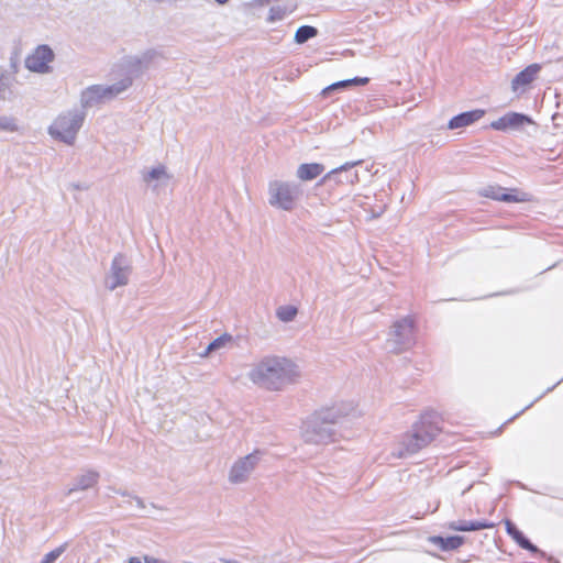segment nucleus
<instances>
[{
	"label": "nucleus",
	"instance_id": "5701e85b",
	"mask_svg": "<svg viewBox=\"0 0 563 563\" xmlns=\"http://www.w3.org/2000/svg\"><path fill=\"white\" fill-rule=\"evenodd\" d=\"M133 84V79L131 76H126L121 80L114 82L113 85L106 86V91L108 92L109 99L114 98L121 92L125 91Z\"/></svg>",
	"mask_w": 563,
	"mask_h": 563
},
{
	"label": "nucleus",
	"instance_id": "7ed1b4c3",
	"mask_svg": "<svg viewBox=\"0 0 563 563\" xmlns=\"http://www.w3.org/2000/svg\"><path fill=\"white\" fill-rule=\"evenodd\" d=\"M442 419L435 411H426L420 420L413 423L410 432L402 435V450L399 455H412L431 443L441 432Z\"/></svg>",
	"mask_w": 563,
	"mask_h": 563
},
{
	"label": "nucleus",
	"instance_id": "f257e3e1",
	"mask_svg": "<svg viewBox=\"0 0 563 563\" xmlns=\"http://www.w3.org/2000/svg\"><path fill=\"white\" fill-rule=\"evenodd\" d=\"M300 376L298 366L289 358L278 355L264 356L251 369L250 379L264 389L277 391L292 384Z\"/></svg>",
	"mask_w": 563,
	"mask_h": 563
},
{
	"label": "nucleus",
	"instance_id": "39448f33",
	"mask_svg": "<svg viewBox=\"0 0 563 563\" xmlns=\"http://www.w3.org/2000/svg\"><path fill=\"white\" fill-rule=\"evenodd\" d=\"M86 118L85 110L73 109L59 114L49 126L48 133L56 140L68 145H73L76 135L84 124Z\"/></svg>",
	"mask_w": 563,
	"mask_h": 563
},
{
	"label": "nucleus",
	"instance_id": "f8f14e48",
	"mask_svg": "<svg viewBox=\"0 0 563 563\" xmlns=\"http://www.w3.org/2000/svg\"><path fill=\"white\" fill-rule=\"evenodd\" d=\"M100 479V473L96 470L84 468L73 479L71 485L65 492L66 496H70L75 492L88 490L93 488Z\"/></svg>",
	"mask_w": 563,
	"mask_h": 563
},
{
	"label": "nucleus",
	"instance_id": "412c9836",
	"mask_svg": "<svg viewBox=\"0 0 563 563\" xmlns=\"http://www.w3.org/2000/svg\"><path fill=\"white\" fill-rule=\"evenodd\" d=\"M431 543L439 547L442 551H451L459 549L464 543V537L461 536H451V537H440L434 536L430 538Z\"/></svg>",
	"mask_w": 563,
	"mask_h": 563
},
{
	"label": "nucleus",
	"instance_id": "2f4dec72",
	"mask_svg": "<svg viewBox=\"0 0 563 563\" xmlns=\"http://www.w3.org/2000/svg\"><path fill=\"white\" fill-rule=\"evenodd\" d=\"M134 500L136 501V505H137L140 508H144V501H143V499H141L140 497L135 496V497H134Z\"/></svg>",
	"mask_w": 563,
	"mask_h": 563
},
{
	"label": "nucleus",
	"instance_id": "4468645a",
	"mask_svg": "<svg viewBox=\"0 0 563 563\" xmlns=\"http://www.w3.org/2000/svg\"><path fill=\"white\" fill-rule=\"evenodd\" d=\"M505 188L500 186H488L481 191V196L496 201L503 202H526L529 201L527 194L514 195L505 192Z\"/></svg>",
	"mask_w": 563,
	"mask_h": 563
},
{
	"label": "nucleus",
	"instance_id": "b1692460",
	"mask_svg": "<svg viewBox=\"0 0 563 563\" xmlns=\"http://www.w3.org/2000/svg\"><path fill=\"white\" fill-rule=\"evenodd\" d=\"M169 179L170 176L167 174L166 167L164 165H158L143 174V180L147 184L153 180H164L167 183Z\"/></svg>",
	"mask_w": 563,
	"mask_h": 563
},
{
	"label": "nucleus",
	"instance_id": "72a5a7b5",
	"mask_svg": "<svg viewBox=\"0 0 563 563\" xmlns=\"http://www.w3.org/2000/svg\"><path fill=\"white\" fill-rule=\"evenodd\" d=\"M384 210H385V208L383 207V208H379L378 211L373 212V218H378L384 212Z\"/></svg>",
	"mask_w": 563,
	"mask_h": 563
},
{
	"label": "nucleus",
	"instance_id": "9b49d317",
	"mask_svg": "<svg viewBox=\"0 0 563 563\" xmlns=\"http://www.w3.org/2000/svg\"><path fill=\"white\" fill-rule=\"evenodd\" d=\"M362 163V159L345 163L344 165L329 172L322 178V183L334 181L335 184L354 185L360 181V178L357 172L353 170V168Z\"/></svg>",
	"mask_w": 563,
	"mask_h": 563
},
{
	"label": "nucleus",
	"instance_id": "393cba45",
	"mask_svg": "<svg viewBox=\"0 0 563 563\" xmlns=\"http://www.w3.org/2000/svg\"><path fill=\"white\" fill-rule=\"evenodd\" d=\"M318 35V29L311 25H301L295 34V42L303 44Z\"/></svg>",
	"mask_w": 563,
	"mask_h": 563
},
{
	"label": "nucleus",
	"instance_id": "c9c22d12",
	"mask_svg": "<svg viewBox=\"0 0 563 563\" xmlns=\"http://www.w3.org/2000/svg\"><path fill=\"white\" fill-rule=\"evenodd\" d=\"M119 494H121L122 496H128L129 494L126 492H118Z\"/></svg>",
	"mask_w": 563,
	"mask_h": 563
},
{
	"label": "nucleus",
	"instance_id": "aec40b11",
	"mask_svg": "<svg viewBox=\"0 0 563 563\" xmlns=\"http://www.w3.org/2000/svg\"><path fill=\"white\" fill-rule=\"evenodd\" d=\"M324 166L319 163H306L297 168V177L302 181L313 180L324 172Z\"/></svg>",
	"mask_w": 563,
	"mask_h": 563
},
{
	"label": "nucleus",
	"instance_id": "473e14b6",
	"mask_svg": "<svg viewBox=\"0 0 563 563\" xmlns=\"http://www.w3.org/2000/svg\"><path fill=\"white\" fill-rule=\"evenodd\" d=\"M128 563H142L140 558L132 556L129 559Z\"/></svg>",
	"mask_w": 563,
	"mask_h": 563
},
{
	"label": "nucleus",
	"instance_id": "cd10ccee",
	"mask_svg": "<svg viewBox=\"0 0 563 563\" xmlns=\"http://www.w3.org/2000/svg\"><path fill=\"white\" fill-rule=\"evenodd\" d=\"M292 11H294V9L287 10L285 7H282V5L272 7L269 9L267 22L274 23V22L280 21L287 15V13H290Z\"/></svg>",
	"mask_w": 563,
	"mask_h": 563
},
{
	"label": "nucleus",
	"instance_id": "1a4fd4ad",
	"mask_svg": "<svg viewBox=\"0 0 563 563\" xmlns=\"http://www.w3.org/2000/svg\"><path fill=\"white\" fill-rule=\"evenodd\" d=\"M162 57V53L155 48H148L140 55L125 56L122 65L129 76L139 77L147 70L155 59Z\"/></svg>",
	"mask_w": 563,
	"mask_h": 563
},
{
	"label": "nucleus",
	"instance_id": "20e7f679",
	"mask_svg": "<svg viewBox=\"0 0 563 563\" xmlns=\"http://www.w3.org/2000/svg\"><path fill=\"white\" fill-rule=\"evenodd\" d=\"M268 203L271 207L292 211L299 205L303 188L301 184L287 180H272L268 183Z\"/></svg>",
	"mask_w": 563,
	"mask_h": 563
},
{
	"label": "nucleus",
	"instance_id": "e433bc0d",
	"mask_svg": "<svg viewBox=\"0 0 563 563\" xmlns=\"http://www.w3.org/2000/svg\"><path fill=\"white\" fill-rule=\"evenodd\" d=\"M555 386L548 388L547 393L551 391Z\"/></svg>",
	"mask_w": 563,
	"mask_h": 563
},
{
	"label": "nucleus",
	"instance_id": "9d476101",
	"mask_svg": "<svg viewBox=\"0 0 563 563\" xmlns=\"http://www.w3.org/2000/svg\"><path fill=\"white\" fill-rule=\"evenodd\" d=\"M55 54L53 49L46 45H38L33 53L25 58V67L37 74L51 73L49 63L54 60Z\"/></svg>",
	"mask_w": 563,
	"mask_h": 563
},
{
	"label": "nucleus",
	"instance_id": "f3484780",
	"mask_svg": "<svg viewBox=\"0 0 563 563\" xmlns=\"http://www.w3.org/2000/svg\"><path fill=\"white\" fill-rule=\"evenodd\" d=\"M485 114V111L482 109H475L466 112H462L455 117H453L448 124L450 130L461 129L473 124L474 122L482 119Z\"/></svg>",
	"mask_w": 563,
	"mask_h": 563
},
{
	"label": "nucleus",
	"instance_id": "6ab92c4d",
	"mask_svg": "<svg viewBox=\"0 0 563 563\" xmlns=\"http://www.w3.org/2000/svg\"><path fill=\"white\" fill-rule=\"evenodd\" d=\"M449 529L454 531H477L483 529H492L495 527L494 522H490L486 519L483 520H456L449 523Z\"/></svg>",
	"mask_w": 563,
	"mask_h": 563
},
{
	"label": "nucleus",
	"instance_id": "dca6fc26",
	"mask_svg": "<svg viewBox=\"0 0 563 563\" xmlns=\"http://www.w3.org/2000/svg\"><path fill=\"white\" fill-rule=\"evenodd\" d=\"M104 99H109L106 87L101 85H93L81 92L80 102L81 107L86 109Z\"/></svg>",
	"mask_w": 563,
	"mask_h": 563
},
{
	"label": "nucleus",
	"instance_id": "f704fd0d",
	"mask_svg": "<svg viewBox=\"0 0 563 563\" xmlns=\"http://www.w3.org/2000/svg\"><path fill=\"white\" fill-rule=\"evenodd\" d=\"M219 4H225L229 0H214Z\"/></svg>",
	"mask_w": 563,
	"mask_h": 563
},
{
	"label": "nucleus",
	"instance_id": "a211bd4d",
	"mask_svg": "<svg viewBox=\"0 0 563 563\" xmlns=\"http://www.w3.org/2000/svg\"><path fill=\"white\" fill-rule=\"evenodd\" d=\"M541 66L539 64H531L525 69L519 71L511 81V88L517 91L520 87L530 85L539 74Z\"/></svg>",
	"mask_w": 563,
	"mask_h": 563
},
{
	"label": "nucleus",
	"instance_id": "0eeeda50",
	"mask_svg": "<svg viewBox=\"0 0 563 563\" xmlns=\"http://www.w3.org/2000/svg\"><path fill=\"white\" fill-rule=\"evenodd\" d=\"M133 267L131 260L126 255L118 253L113 257L109 273L104 278L106 288L113 291L119 287L126 286L130 282Z\"/></svg>",
	"mask_w": 563,
	"mask_h": 563
},
{
	"label": "nucleus",
	"instance_id": "423d86ee",
	"mask_svg": "<svg viewBox=\"0 0 563 563\" xmlns=\"http://www.w3.org/2000/svg\"><path fill=\"white\" fill-rule=\"evenodd\" d=\"M416 344V324L411 317L396 320L388 333L387 347L389 352L399 354L410 350Z\"/></svg>",
	"mask_w": 563,
	"mask_h": 563
},
{
	"label": "nucleus",
	"instance_id": "4c0bfd02",
	"mask_svg": "<svg viewBox=\"0 0 563 563\" xmlns=\"http://www.w3.org/2000/svg\"><path fill=\"white\" fill-rule=\"evenodd\" d=\"M271 0H263V4L268 3Z\"/></svg>",
	"mask_w": 563,
	"mask_h": 563
},
{
	"label": "nucleus",
	"instance_id": "c756f323",
	"mask_svg": "<svg viewBox=\"0 0 563 563\" xmlns=\"http://www.w3.org/2000/svg\"><path fill=\"white\" fill-rule=\"evenodd\" d=\"M297 308L294 306H282L277 309L276 314L280 321L290 322L297 314Z\"/></svg>",
	"mask_w": 563,
	"mask_h": 563
},
{
	"label": "nucleus",
	"instance_id": "bb28decb",
	"mask_svg": "<svg viewBox=\"0 0 563 563\" xmlns=\"http://www.w3.org/2000/svg\"><path fill=\"white\" fill-rule=\"evenodd\" d=\"M69 543L64 542L59 547L55 548L51 552L46 553L40 563H56L60 555L68 549Z\"/></svg>",
	"mask_w": 563,
	"mask_h": 563
},
{
	"label": "nucleus",
	"instance_id": "6e6552de",
	"mask_svg": "<svg viewBox=\"0 0 563 563\" xmlns=\"http://www.w3.org/2000/svg\"><path fill=\"white\" fill-rule=\"evenodd\" d=\"M263 455V451L255 450L252 453L236 460L229 472L230 483H245L250 478L251 474L256 468L258 463L261 462Z\"/></svg>",
	"mask_w": 563,
	"mask_h": 563
},
{
	"label": "nucleus",
	"instance_id": "4be33fe9",
	"mask_svg": "<svg viewBox=\"0 0 563 563\" xmlns=\"http://www.w3.org/2000/svg\"><path fill=\"white\" fill-rule=\"evenodd\" d=\"M369 79L367 77H354L352 79L340 80L325 87L322 90V96L327 97L333 91L350 87L352 85H366Z\"/></svg>",
	"mask_w": 563,
	"mask_h": 563
},
{
	"label": "nucleus",
	"instance_id": "c85d7f7f",
	"mask_svg": "<svg viewBox=\"0 0 563 563\" xmlns=\"http://www.w3.org/2000/svg\"><path fill=\"white\" fill-rule=\"evenodd\" d=\"M232 341V335L224 333L220 335L219 338L214 339L212 342L209 343L207 346V350L205 352V355H208L212 351H217L223 346H225L228 343Z\"/></svg>",
	"mask_w": 563,
	"mask_h": 563
},
{
	"label": "nucleus",
	"instance_id": "2eb2a0df",
	"mask_svg": "<svg viewBox=\"0 0 563 563\" xmlns=\"http://www.w3.org/2000/svg\"><path fill=\"white\" fill-rule=\"evenodd\" d=\"M507 533L516 541V543L531 552L534 555L544 556L545 553L538 549L518 528L511 520L505 521Z\"/></svg>",
	"mask_w": 563,
	"mask_h": 563
},
{
	"label": "nucleus",
	"instance_id": "a878e982",
	"mask_svg": "<svg viewBox=\"0 0 563 563\" xmlns=\"http://www.w3.org/2000/svg\"><path fill=\"white\" fill-rule=\"evenodd\" d=\"M20 130L19 121L12 115H0V132L14 133Z\"/></svg>",
	"mask_w": 563,
	"mask_h": 563
},
{
	"label": "nucleus",
	"instance_id": "7c9ffc66",
	"mask_svg": "<svg viewBox=\"0 0 563 563\" xmlns=\"http://www.w3.org/2000/svg\"><path fill=\"white\" fill-rule=\"evenodd\" d=\"M144 562L145 563H167L164 560H159V559H156V558H153V556H147V555L144 556Z\"/></svg>",
	"mask_w": 563,
	"mask_h": 563
},
{
	"label": "nucleus",
	"instance_id": "f03ea898",
	"mask_svg": "<svg viewBox=\"0 0 563 563\" xmlns=\"http://www.w3.org/2000/svg\"><path fill=\"white\" fill-rule=\"evenodd\" d=\"M344 412L338 407L324 408L308 417L301 427L306 443L329 444L338 440L339 433L334 426Z\"/></svg>",
	"mask_w": 563,
	"mask_h": 563
},
{
	"label": "nucleus",
	"instance_id": "ddd939ff",
	"mask_svg": "<svg viewBox=\"0 0 563 563\" xmlns=\"http://www.w3.org/2000/svg\"><path fill=\"white\" fill-rule=\"evenodd\" d=\"M526 123H532L529 115L518 112H508L498 120L490 123V128L496 131H506L508 129L518 130Z\"/></svg>",
	"mask_w": 563,
	"mask_h": 563
}]
</instances>
